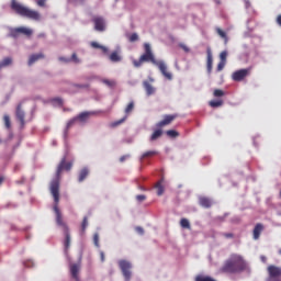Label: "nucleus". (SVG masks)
<instances>
[{
    "label": "nucleus",
    "instance_id": "obj_1",
    "mask_svg": "<svg viewBox=\"0 0 281 281\" xmlns=\"http://www.w3.org/2000/svg\"><path fill=\"white\" fill-rule=\"evenodd\" d=\"M144 63H151L153 65L157 66L165 78L172 80V74L168 72L167 65L164 61L156 60L151 46L147 43L144 44V54L139 57V59L133 60V66L139 68Z\"/></svg>",
    "mask_w": 281,
    "mask_h": 281
},
{
    "label": "nucleus",
    "instance_id": "obj_2",
    "mask_svg": "<svg viewBox=\"0 0 281 281\" xmlns=\"http://www.w3.org/2000/svg\"><path fill=\"white\" fill-rule=\"evenodd\" d=\"M222 273H243L249 271V265L241 255L232 254L221 268Z\"/></svg>",
    "mask_w": 281,
    "mask_h": 281
},
{
    "label": "nucleus",
    "instance_id": "obj_3",
    "mask_svg": "<svg viewBox=\"0 0 281 281\" xmlns=\"http://www.w3.org/2000/svg\"><path fill=\"white\" fill-rule=\"evenodd\" d=\"M72 168V162H67V158L63 157L56 168V178L52 180L49 186L50 194L54 199L55 204L59 203V180L63 170L69 171Z\"/></svg>",
    "mask_w": 281,
    "mask_h": 281
},
{
    "label": "nucleus",
    "instance_id": "obj_4",
    "mask_svg": "<svg viewBox=\"0 0 281 281\" xmlns=\"http://www.w3.org/2000/svg\"><path fill=\"white\" fill-rule=\"evenodd\" d=\"M53 211L55 212V221H56V225H58V227H61L64 235H65V239H64V248L66 250L69 249L70 245H71V236H70V232H69V227L66 224V222H64L63 220V215L61 212L58 207V204H55L53 207Z\"/></svg>",
    "mask_w": 281,
    "mask_h": 281
},
{
    "label": "nucleus",
    "instance_id": "obj_5",
    "mask_svg": "<svg viewBox=\"0 0 281 281\" xmlns=\"http://www.w3.org/2000/svg\"><path fill=\"white\" fill-rule=\"evenodd\" d=\"M11 10H14L18 14L27 18L33 21H40L41 20V14L37 11L30 10L19 3L16 0H11Z\"/></svg>",
    "mask_w": 281,
    "mask_h": 281
},
{
    "label": "nucleus",
    "instance_id": "obj_6",
    "mask_svg": "<svg viewBox=\"0 0 281 281\" xmlns=\"http://www.w3.org/2000/svg\"><path fill=\"white\" fill-rule=\"evenodd\" d=\"M268 278L266 281H281V267L270 265L267 268Z\"/></svg>",
    "mask_w": 281,
    "mask_h": 281
},
{
    "label": "nucleus",
    "instance_id": "obj_7",
    "mask_svg": "<svg viewBox=\"0 0 281 281\" xmlns=\"http://www.w3.org/2000/svg\"><path fill=\"white\" fill-rule=\"evenodd\" d=\"M119 267L122 271V276L125 281H130L132 278V263L127 260H120L119 261Z\"/></svg>",
    "mask_w": 281,
    "mask_h": 281
},
{
    "label": "nucleus",
    "instance_id": "obj_8",
    "mask_svg": "<svg viewBox=\"0 0 281 281\" xmlns=\"http://www.w3.org/2000/svg\"><path fill=\"white\" fill-rule=\"evenodd\" d=\"M134 109H135V102H134V101H131V102L126 105V108L124 109L125 116H124L123 119H121V120H117V121H115V122H112V123L110 124V126H111V127H116V126H120L121 124H123V123L127 120V115H128L130 113H132V112L134 111Z\"/></svg>",
    "mask_w": 281,
    "mask_h": 281
},
{
    "label": "nucleus",
    "instance_id": "obj_9",
    "mask_svg": "<svg viewBox=\"0 0 281 281\" xmlns=\"http://www.w3.org/2000/svg\"><path fill=\"white\" fill-rule=\"evenodd\" d=\"M20 34H23L26 37H31L33 35V30L27 29V27L13 29V30H11V34H9V36H11L13 38H18L20 36Z\"/></svg>",
    "mask_w": 281,
    "mask_h": 281
},
{
    "label": "nucleus",
    "instance_id": "obj_10",
    "mask_svg": "<svg viewBox=\"0 0 281 281\" xmlns=\"http://www.w3.org/2000/svg\"><path fill=\"white\" fill-rule=\"evenodd\" d=\"M251 74V68H246V69H239L232 75V79L234 81H243L245 78H247Z\"/></svg>",
    "mask_w": 281,
    "mask_h": 281
},
{
    "label": "nucleus",
    "instance_id": "obj_11",
    "mask_svg": "<svg viewBox=\"0 0 281 281\" xmlns=\"http://www.w3.org/2000/svg\"><path fill=\"white\" fill-rule=\"evenodd\" d=\"M91 22L94 25L97 32H104L106 29L105 20L102 16H93Z\"/></svg>",
    "mask_w": 281,
    "mask_h": 281
},
{
    "label": "nucleus",
    "instance_id": "obj_12",
    "mask_svg": "<svg viewBox=\"0 0 281 281\" xmlns=\"http://www.w3.org/2000/svg\"><path fill=\"white\" fill-rule=\"evenodd\" d=\"M178 117V114H168L165 115L162 121H159L156 124V127L162 128L164 126L170 125Z\"/></svg>",
    "mask_w": 281,
    "mask_h": 281
},
{
    "label": "nucleus",
    "instance_id": "obj_13",
    "mask_svg": "<svg viewBox=\"0 0 281 281\" xmlns=\"http://www.w3.org/2000/svg\"><path fill=\"white\" fill-rule=\"evenodd\" d=\"M213 63H214V58H213L212 48L207 47L206 48V71H207V74H212Z\"/></svg>",
    "mask_w": 281,
    "mask_h": 281
},
{
    "label": "nucleus",
    "instance_id": "obj_14",
    "mask_svg": "<svg viewBox=\"0 0 281 281\" xmlns=\"http://www.w3.org/2000/svg\"><path fill=\"white\" fill-rule=\"evenodd\" d=\"M265 229V225L261 223H258L255 225L254 229H252V238L254 240H259L262 232Z\"/></svg>",
    "mask_w": 281,
    "mask_h": 281
},
{
    "label": "nucleus",
    "instance_id": "obj_15",
    "mask_svg": "<svg viewBox=\"0 0 281 281\" xmlns=\"http://www.w3.org/2000/svg\"><path fill=\"white\" fill-rule=\"evenodd\" d=\"M15 117H18V121H20V124L22 125V127H24V125H25V113L22 110L21 104H19L18 109H15Z\"/></svg>",
    "mask_w": 281,
    "mask_h": 281
},
{
    "label": "nucleus",
    "instance_id": "obj_16",
    "mask_svg": "<svg viewBox=\"0 0 281 281\" xmlns=\"http://www.w3.org/2000/svg\"><path fill=\"white\" fill-rule=\"evenodd\" d=\"M199 205H201V207H205L206 210H209L210 207H212L213 201L207 196H200Z\"/></svg>",
    "mask_w": 281,
    "mask_h": 281
},
{
    "label": "nucleus",
    "instance_id": "obj_17",
    "mask_svg": "<svg viewBox=\"0 0 281 281\" xmlns=\"http://www.w3.org/2000/svg\"><path fill=\"white\" fill-rule=\"evenodd\" d=\"M44 54L40 53V54H33L29 57L27 60V66H32L33 64H35L37 60L44 58Z\"/></svg>",
    "mask_w": 281,
    "mask_h": 281
},
{
    "label": "nucleus",
    "instance_id": "obj_18",
    "mask_svg": "<svg viewBox=\"0 0 281 281\" xmlns=\"http://www.w3.org/2000/svg\"><path fill=\"white\" fill-rule=\"evenodd\" d=\"M94 114L92 112H82V113H79L76 117L77 121L81 122V123H85L89 120V117Z\"/></svg>",
    "mask_w": 281,
    "mask_h": 281
},
{
    "label": "nucleus",
    "instance_id": "obj_19",
    "mask_svg": "<svg viewBox=\"0 0 281 281\" xmlns=\"http://www.w3.org/2000/svg\"><path fill=\"white\" fill-rule=\"evenodd\" d=\"M90 46L92 48H95V49H101V52L104 54V55H108L109 54V48L103 46V45H100L98 42H91L90 43Z\"/></svg>",
    "mask_w": 281,
    "mask_h": 281
},
{
    "label": "nucleus",
    "instance_id": "obj_20",
    "mask_svg": "<svg viewBox=\"0 0 281 281\" xmlns=\"http://www.w3.org/2000/svg\"><path fill=\"white\" fill-rule=\"evenodd\" d=\"M143 87H144L147 95L155 94L156 89L148 81H144Z\"/></svg>",
    "mask_w": 281,
    "mask_h": 281
},
{
    "label": "nucleus",
    "instance_id": "obj_21",
    "mask_svg": "<svg viewBox=\"0 0 281 281\" xmlns=\"http://www.w3.org/2000/svg\"><path fill=\"white\" fill-rule=\"evenodd\" d=\"M89 168L85 167L79 171L78 175V182H82L86 180V178L89 176Z\"/></svg>",
    "mask_w": 281,
    "mask_h": 281
},
{
    "label": "nucleus",
    "instance_id": "obj_22",
    "mask_svg": "<svg viewBox=\"0 0 281 281\" xmlns=\"http://www.w3.org/2000/svg\"><path fill=\"white\" fill-rule=\"evenodd\" d=\"M109 59L112 63H120L122 60V57L120 56L119 52H113L110 54Z\"/></svg>",
    "mask_w": 281,
    "mask_h": 281
},
{
    "label": "nucleus",
    "instance_id": "obj_23",
    "mask_svg": "<svg viewBox=\"0 0 281 281\" xmlns=\"http://www.w3.org/2000/svg\"><path fill=\"white\" fill-rule=\"evenodd\" d=\"M164 180H160L156 183L155 188L157 189V195H162L165 192V188L162 186Z\"/></svg>",
    "mask_w": 281,
    "mask_h": 281
},
{
    "label": "nucleus",
    "instance_id": "obj_24",
    "mask_svg": "<svg viewBox=\"0 0 281 281\" xmlns=\"http://www.w3.org/2000/svg\"><path fill=\"white\" fill-rule=\"evenodd\" d=\"M180 227L183 229H191V224L188 218H181L180 220Z\"/></svg>",
    "mask_w": 281,
    "mask_h": 281
},
{
    "label": "nucleus",
    "instance_id": "obj_25",
    "mask_svg": "<svg viewBox=\"0 0 281 281\" xmlns=\"http://www.w3.org/2000/svg\"><path fill=\"white\" fill-rule=\"evenodd\" d=\"M162 130H156V131H154V133L151 134V136H150V140H156V139H158L159 137H161L162 136Z\"/></svg>",
    "mask_w": 281,
    "mask_h": 281
},
{
    "label": "nucleus",
    "instance_id": "obj_26",
    "mask_svg": "<svg viewBox=\"0 0 281 281\" xmlns=\"http://www.w3.org/2000/svg\"><path fill=\"white\" fill-rule=\"evenodd\" d=\"M224 104V101L223 100H213V101H210L209 102V105L211 108H220Z\"/></svg>",
    "mask_w": 281,
    "mask_h": 281
},
{
    "label": "nucleus",
    "instance_id": "obj_27",
    "mask_svg": "<svg viewBox=\"0 0 281 281\" xmlns=\"http://www.w3.org/2000/svg\"><path fill=\"white\" fill-rule=\"evenodd\" d=\"M77 122L76 117H72L71 120H69L66 124V130H65V135L68 134V131L70 130L71 126L75 125V123Z\"/></svg>",
    "mask_w": 281,
    "mask_h": 281
},
{
    "label": "nucleus",
    "instance_id": "obj_28",
    "mask_svg": "<svg viewBox=\"0 0 281 281\" xmlns=\"http://www.w3.org/2000/svg\"><path fill=\"white\" fill-rule=\"evenodd\" d=\"M88 225H89V220H88L87 216H85V217L82 218V222H81V234H85V232H86Z\"/></svg>",
    "mask_w": 281,
    "mask_h": 281
},
{
    "label": "nucleus",
    "instance_id": "obj_29",
    "mask_svg": "<svg viewBox=\"0 0 281 281\" xmlns=\"http://www.w3.org/2000/svg\"><path fill=\"white\" fill-rule=\"evenodd\" d=\"M158 155V151L156 150H148L142 155V158H149Z\"/></svg>",
    "mask_w": 281,
    "mask_h": 281
},
{
    "label": "nucleus",
    "instance_id": "obj_30",
    "mask_svg": "<svg viewBox=\"0 0 281 281\" xmlns=\"http://www.w3.org/2000/svg\"><path fill=\"white\" fill-rule=\"evenodd\" d=\"M216 32H217V34H218L222 38H224L225 43L228 42L227 34H226L223 30L217 29Z\"/></svg>",
    "mask_w": 281,
    "mask_h": 281
},
{
    "label": "nucleus",
    "instance_id": "obj_31",
    "mask_svg": "<svg viewBox=\"0 0 281 281\" xmlns=\"http://www.w3.org/2000/svg\"><path fill=\"white\" fill-rule=\"evenodd\" d=\"M227 56H228V53L226 50L222 52L220 54V61L227 63Z\"/></svg>",
    "mask_w": 281,
    "mask_h": 281
},
{
    "label": "nucleus",
    "instance_id": "obj_32",
    "mask_svg": "<svg viewBox=\"0 0 281 281\" xmlns=\"http://www.w3.org/2000/svg\"><path fill=\"white\" fill-rule=\"evenodd\" d=\"M93 245H94L95 247H100V236H99L98 233H94V234H93Z\"/></svg>",
    "mask_w": 281,
    "mask_h": 281
},
{
    "label": "nucleus",
    "instance_id": "obj_33",
    "mask_svg": "<svg viewBox=\"0 0 281 281\" xmlns=\"http://www.w3.org/2000/svg\"><path fill=\"white\" fill-rule=\"evenodd\" d=\"M213 95H214L215 98H220V97L225 95V92H224L223 90H221V89H215V90L213 91Z\"/></svg>",
    "mask_w": 281,
    "mask_h": 281
},
{
    "label": "nucleus",
    "instance_id": "obj_34",
    "mask_svg": "<svg viewBox=\"0 0 281 281\" xmlns=\"http://www.w3.org/2000/svg\"><path fill=\"white\" fill-rule=\"evenodd\" d=\"M0 64L2 65V67H7L12 64V58L7 57Z\"/></svg>",
    "mask_w": 281,
    "mask_h": 281
},
{
    "label": "nucleus",
    "instance_id": "obj_35",
    "mask_svg": "<svg viewBox=\"0 0 281 281\" xmlns=\"http://www.w3.org/2000/svg\"><path fill=\"white\" fill-rule=\"evenodd\" d=\"M138 40H139V36H138L137 33H133L132 35L128 36V41H130L131 43H134V42H136V41H138Z\"/></svg>",
    "mask_w": 281,
    "mask_h": 281
},
{
    "label": "nucleus",
    "instance_id": "obj_36",
    "mask_svg": "<svg viewBox=\"0 0 281 281\" xmlns=\"http://www.w3.org/2000/svg\"><path fill=\"white\" fill-rule=\"evenodd\" d=\"M4 127L11 128V120L9 115H4Z\"/></svg>",
    "mask_w": 281,
    "mask_h": 281
},
{
    "label": "nucleus",
    "instance_id": "obj_37",
    "mask_svg": "<svg viewBox=\"0 0 281 281\" xmlns=\"http://www.w3.org/2000/svg\"><path fill=\"white\" fill-rule=\"evenodd\" d=\"M166 134L169 136V137H177L179 136V133L175 130H169L166 132Z\"/></svg>",
    "mask_w": 281,
    "mask_h": 281
},
{
    "label": "nucleus",
    "instance_id": "obj_38",
    "mask_svg": "<svg viewBox=\"0 0 281 281\" xmlns=\"http://www.w3.org/2000/svg\"><path fill=\"white\" fill-rule=\"evenodd\" d=\"M70 61H74L75 64H80V59L78 58L76 53H72Z\"/></svg>",
    "mask_w": 281,
    "mask_h": 281
},
{
    "label": "nucleus",
    "instance_id": "obj_39",
    "mask_svg": "<svg viewBox=\"0 0 281 281\" xmlns=\"http://www.w3.org/2000/svg\"><path fill=\"white\" fill-rule=\"evenodd\" d=\"M225 66H226V63H225V61H220V63L217 64L216 70H217V71H222V70L225 68Z\"/></svg>",
    "mask_w": 281,
    "mask_h": 281
},
{
    "label": "nucleus",
    "instance_id": "obj_40",
    "mask_svg": "<svg viewBox=\"0 0 281 281\" xmlns=\"http://www.w3.org/2000/svg\"><path fill=\"white\" fill-rule=\"evenodd\" d=\"M178 46H179L181 49H183L184 53H190V48H189L186 44L181 43V44H179Z\"/></svg>",
    "mask_w": 281,
    "mask_h": 281
},
{
    "label": "nucleus",
    "instance_id": "obj_41",
    "mask_svg": "<svg viewBox=\"0 0 281 281\" xmlns=\"http://www.w3.org/2000/svg\"><path fill=\"white\" fill-rule=\"evenodd\" d=\"M46 1H47V0H37V1H36V4H37L38 7L44 8V7L46 5Z\"/></svg>",
    "mask_w": 281,
    "mask_h": 281
},
{
    "label": "nucleus",
    "instance_id": "obj_42",
    "mask_svg": "<svg viewBox=\"0 0 281 281\" xmlns=\"http://www.w3.org/2000/svg\"><path fill=\"white\" fill-rule=\"evenodd\" d=\"M136 200H137L138 202H143V201L146 200V195H144V194H138V195H136Z\"/></svg>",
    "mask_w": 281,
    "mask_h": 281
},
{
    "label": "nucleus",
    "instance_id": "obj_43",
    "mask_svg": "<svg viewBox=\"0 0 281 281\" xmlns=\"http://www.w3.org/2000/svg\"><path fill=\"white\" fill-rule=\"evenodd\" d=\"M69 2H74L76 4H85L86 0H68Z\"/></svg>",
    "mask_w": 281,
    "mask_h": 281
},
{
    "label": "nucleus",
    "instance_id": "obj_44",
    "mask_svg": "<svg viewBox=\"0 0 281 281\" xmlns=\"http://www.w3.org/2000/svg\"><path fill=\"white\" fill-rule=\"evenodd\" d=\"M224 238H235L233 233H223Z\"/></svg>",
    "mask_w": 281,
    "mask_h": 281
},
{
    "label": "nucleus",
    "instance_id": "obj_45",
    "mask_svg": "<svg viewBox=\"0 0 281 281\" xmlns=\"http://www.w3.org/2000/svg\"><path fill=\"white\" fill-rule=\"evenodd\" d=\"M74 87L79 88V89H88L90 86L89 85H74Z\"/></svg>",
    "mask_w": 281,
    "mask_h": 281
},
{
    "label": "nucleus",
    "instance_id": "obj_46",
    "mask_svg": "<svg viewBox=\"0 0 281 281\" xmlns=\"http://www.w3.org/2000/svg\"><path fill=\"white\" fill-rule=\"evenodd\" d=\"M103 83H105L109 87H113L115 85V82L111 80H103Z\"/></svg>",
    "mask_w": 281,
    "mask_h": 281
},
{
    "label": "nucleus",
    "instance_id": "obj_47",
    "mask_svg": "<svg viewBox=\"0 0 281 281\" xmlns=\"http://www.w3.org/2000/svg\"><path fill=\"white\" fill-rule=\"evenodd\" d=\"M58 60L63 63H70V59L66 57H58Z\"/></svg>",
    "mask_w": 281,
    "mask_h": 281
},
{
    "label": "nucleus",
    "instance_id": "obj_48",
    "mask_svg": "<svg viewBox=\"0 0 281 281\" xmlns=\"http://www.w3.org/2000/svg\"><path fill=\"white\" fill-rule=\"evenodd\" d=\"M53 102H57L59 105H61L63 104V99L55 98V99H53Z\"/></svg>",
    "mask_w": 281,
    "mask_h": 281
},
{
    "label": "nucleus",
    "instance_id": "obj_49",
    "mask_svg": "<svg viewBox=\"0 0 281 281\" xmlns=\"http://www.w3.org/2000/svg\"><path fill=\"white\" fill-rule=\"evenodd\" d=\"M127 158H130V155L120 157V162H124Z\"/></svg>",
    "mask_w": 281,
    "mask_h": 281
},
{
    "label": "nucleus",
    "instance_id": "obj_50",
    "mask_svg": "<svg viewBox=\"0 0 281 281\" xmlns=\"http://www.w3.org/2000/svg\"><path fill=\"white\" fill-rule=\"evenodd\" d=\"M100 260H101V262L105 261V255L103 251L100 252Z\"/></svg>",
    "mask_w": 281,
    "mask_h": 281
},
{
    "label": "nucleus",
    "instance_id": "obj_51",
    "mask_svg": "<svg viewBox=\"0 0 281 281\" xmlns=\"http://www.w3.org/2000/svg\"><path fill=\"white\" fill-rule=\"evenodd\" d=\"M277 24L281 26V14H279L277 16V20H276Z\"/></svg>",
    "mask_w": 281,
    "mask_h": 281
},
{
    "label": "nucleus",
    "instance_id": "obj_52",
    "mask_svg": "<svg viewBox=\"0 0 281 281\" xmlns=\"http://www.w3.org/2000/svg\"><path fill=\"white\" fill-rule=\"evenodd\" d=\"M136 232H138V234H144V228L143 227H136Z\"/></svg>",
    "mask_w": 281,
    "mask_h": 281
},
{
    "label": "nucleus",
    "instance_id": "obj_53",
    "mask_svg": "<svg viewBox=\"0 0 281 281\" xmlns=\"http://www.w3.org/2000/svg\"><path fill=\"white\" fill-rule=\"evenodd\" d=\"M37 37H45V34L41 33V34L37 35Z\"/></svg>",
    "mask_w": 281,
    "mask_h": 281
},
{
    "label": "nucleus",
    "instance_id": "obj_54",
    "mask_svg": "<svg viewBox=\"0 0 281 281\" xmlns=\"http://www.w3.org/2000/svg\"><path fill=\"white\" fill-rule=\"evenodd\" d=\"M262 262H267V257H261Z\"/></svg>",
    "mask_w": 281,
    "mask_h": 281
},
{
    "label": "nucleus",
    "instance_id": "obj_55",
    "mask_svg": "<svg viewBox=\"0 0 281 281\" xmlns=\"http://www.w3.org/2000/svg\"><path fill=\"white\" fill-rule=\"evenodd\" d=\"M4 178L3 177H0V186L2 184Z\"/></svg>",
    "mask_w": 281,
    "mask_h": 281
},
{
    "label": "nucleus",
    "instance_id": "obj_56",
    "mask_svg": "<svg viewBox=\"0 0 281 281\" xmlns=\"http://www.w3.org/2000/svg\"><path fill=\"white\" fill-rule=\"evenodd\" d=\"M249 5H250V2H246V7L249 8Z\"/></svg>",
    "mask_w": 281,
    "mask_h": 281
},
{
    "label": "nucleus",
    "instance_id": "obj_57",
    "mask_svg": "<svg viewBox=\"0 0 281 281\" xmlns=\"http://www.w3.org/2000/svg\"><path fill=\"white\" fill-rule=\"evenodd\" d=\"M3 68V65L0 63V70Z\"/></svg>",
    "mask_w": 281,
    "mask_h": 281
},
{
    "label": "nucleus",
    "instance_id": "obj_58",
    "mask_svg": "<svg viewBox=\"0 0 281 281\" xmlns=\"http://www.w3.org/2000/svg\"><path fill=\"white\" fill-rule=\"evenodd\" d=\"M278 254L281 256V248L279 249Z\"/></svg>",
    "mask_w": 281,
    "mask_h": 281
},
{
    "label": "nucleus",
    "instance_id": "obj_59",
    "mask_svg": "<svg viewBox=\"0 0 281 281\" xmlns=\"http://www.w3.org/2000/svg\"><path fill=\"white\" fill-rule=\"evenodd\" d=\"M280 196H281V191H280Z\"/></svg>",
    "mask_w": 281,
    "mask_h": 281
}]
</instances>
